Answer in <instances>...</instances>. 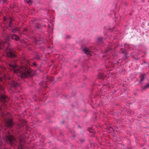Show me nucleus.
<instances>
[{
	"instance_id": "f257e3e1",
	"label": "nucleus",
	"mask_w": 149,
	"mask_h": 149,
	"mask_svg": "<svg viewBox=\"0 0 149 149\" xmlns=\"http://www.w3.org/2000/svg\"><path fill=\"white\" fill-rule=\"evenodd\" d=\"M2 140L5 142L10 143L12 146H18V149H28L27 148H24L25 141L24 136L23 134H20L19 137L17 139H15L12 135L8 132L3 137Z\"/></svg>"
},
{
	"instance_id": "f03ea898",
	"label": "nucleus",
	"mask_w": 149,
	"mask_h": 149,
	"mask_svg": "<svg viewBox=\"0 0 149 149\" xmlns=\"http://www.w3.org/2000/svg\"><path fill=\"white\" fill-rule=\"evenodd\" d=\"M12 61H14L13 63H10L9 66L12 68L15 73L17 74V75L22 78L28 77H31L33 75V72L29 69V67L27 66L26 67V66L23 65L19 67L15 63L16 61L14 59Z\"/></svg>"
},
{
	"instance_id": "7ed1b4c3",
	"label": "nucleus",
	"mask_w": 149,
	"mask_h": 149,
	"mask_svg": "<svg viewBox=\"0 0 149 149\" xmlns=\"http://www.w3.org/2000/svg\"><path fill=\"white\" fill-rule=\"evenodd\" d=\"M8 100V99H0V102H1L2 105L5 104ZM2 107L0 105V113L2 118L4 120L5 123V127H11L13 125L12 120L9 118V113L8 112H4L2 110Z\"/></svg>"
},
{
	"instance_id": "20e7f679",
	"label": "nucleus",
	"mask_w": 149,
	"mask_h": 149,
	"mask_svg": "<svg viewBox=\"0 0 149 149\" xmlns=\"http://www.w3.org/2000/svg\"><path fill=\"white\" fill-rule=\"evenodd\" d=\"M3 79H8L10 80V81H8L9 84L10 86V88L11 87H13L14 88H16L17 87L19 86V84L17 82H16L14 81H10V77H9L8 75L6 74H5L3 77Z\"/></svg>"
},
{
	"instance_id": "39448f33",
	"label": "nucleus",
	"mask_w": 149,
	"mask_h": 149,
	"mask_svg": "<svg viewBox=\"0 0 149 149\" xmlns=\"http://www.w3.org/2000/svg\"><path fill=\"white\" fill-rule=\"evenodd\" d=\"M113 50L109 47H107L103 53V55L102 56V57L103 58L105 57L106 58L109 59L110 58V57H111V58H112L111 55L112 56L113 55Z\"/></svg>"
},
{
	"instance_id": "423d86ee",
	"label": "nucleus",
	"mask_w": 149,
	"mask_h": 149,
	"mask_svg": "<svg viewBox=\"0 0 149 149\" xmlns=\"http://www.w3.org/2000/svg\"><path fill=\"white\" fill-rule=\"evenodd\" d=\"M5 49L8 50V51H6V55L7 57L10 58H15L16 57V55L12 53V50L10 48L6 47Z\"/></svg>"
},
{
	"instance_id": "0eeeda50",
	"label": "nucleus",
	"mask_w": 149,
	"mask_h": 149,
	"mask_svg": "<svg viewBox=\"0 0 149 149\" xmlns=\"http://www.w3.org/2000/svg\"><path fill=\"white\" fill-rule=\"evenodd\" d=\"M83 51L86 54H88L90 56L92 55L93 53V51H91L90 49H88L84 48L83 49Z\"/></svg>"
},
{
	"instance_id": "6e6552de",
	"label": "nucleus",
	"mask_w": 149,
	"mask_h": 149,
	"mask_svg": "<svg viewBox=\"0 0 149 149\" xmlns=\"http://www.w3.org/2000/svg\"><path fill=\"white\" fill-rule=\"evenodd\" d=\"M47 81H41L40 83H39V85L40 86L41 88H45L47 86V84L46 83Z\"/></svg>"
},
{
	"instance_id": "1a4fd4ad",
	"label": "nucleus",
	"mask_w": 149,
	"mask_h": 149,
	"mask_svg": "<svg viewBox=\"0 0 149 149\" xmlns=\"http://www.w3.org/2000/svg\"><path fill=\"white\" fill-rule=\"evenodd\" d=\"M12 38L15 40L17 41L19 40V37L15 34H13L12 36Z\"/></svg>"
},
{
	"instance_id": "9d476101",
	"label": "nucleus",
	"mask_w": 149,
	"mask_h": 149,
	"mask_svg": "<svg viewBox=\"0 0 149 149\" xmlns=\"http://www.w3.org/2000/svg\"><path fill=\"white\" fill-rule=\"evenodd\" d=\"M145 77V74H141L140 76V82L139 83V84H140L141 82L143 81V80L144 78Z\"/></svg>"
},
{
	"instance_id": "9b49d317",
	"label": "nucleus",
	"mask_w": 149,
	"mask_h": 149,
	"mask_svg": "<svg viewBox=\"0 0 149 149\" xmlns=\"http://www.w3.org/2000/svg\"><path fill=\"white\" fill-rule=\"evenodd\" d=\"M88 130L90 132L93 134V135L95 133V131L93 130L92 127L89 128Z\"/></svg>"
},
{
	"instance_id": "f8f14e48",
	"label": "nucleus",
	"mask_w": 149,
	"mask_h": 149,
	"mask_svg": "<svg viewBox=\"0 0 149 149\" xmlns=\"http://www.w3.org/2000/svg\"><path fill=\"white\" fill-rule=\"evenodd\" d=\"M98 40L101 43H102L103 42V39L102 38V37H99L98 38Z\"/></svg>"
},
{
	"instance_id": "ddd939ff",
	"label": "nucleus",
	"mask_w": 149,
	"mask_h": 149,
	"mask_svg": "<svg viewBox=\"0 0 149 149\" xmlns=\"http://www.w3.org/2000/svg\"><path fill=\"white\" fill-rule=\"evenodd\" d=\"M40 57L38 54H36L34 56V58L36 60H39L40 59Z\"/></svg>"
},
{
	"instance_id": "4468645a",
	"label": "nucleus",
	"mask_w": 149,
	"mask_h": 149,
	"mask_svg": "<svg viewBox=\"0 0 149 149\" xmlns=\"http://www.w3.org/2000/svg\"><path fill=\"white\" fill-rule=\"evenodd\" d=\"M149 88V84H148L142 87V88L143 90H145L146 88Z\"/></svg>"
},
{
	"instance_id": "2eb2a0df",
	"label": "nucleus",
	"mask_w": 149,
	"mask_h": 149,
	"mask_svg": "<svg viewBox=\"0 0 149 149\" xmlns=\"http://www.w3.org/2000/svg\"><path fill=\"white\" fill-rule=\"evenodd\" d=\"M18 31V29L17 28H15V29H13L12 31L13 33H15Z\"/></svg>"
},
{
	"instance_id": "dca6fc26",
	"label": "nucleus",
	"mask_w": 149,
	"mask_h": 149,
	"mask_svg": "<svg viewBox=\"0 0 149 149\" xmlns=\"http://www.w3.org/2000/svg\"><path fill=\"white\" fill-rule=\"evenodd\" d=\"M13 21V19H10V22L9 23V26L10 27H12V26L13 25V24H12V22Z\"/></svg>"
},
{
	"instance_id": "f3484780",
	"label": "nucleus",
	"mask_w": 149,
	"mask_h": 149,
	"mask_svg": "<svg viewBox=\"0 0 149 149\" xmlns=\"http://www.w3.org/2000/svg\"><path fill=\"white\" fill-rule=\"evenodd\" d=\"M24 1L25 2H26L29 4H30L31 3V0H24Z\"/></svg>"
},
{
	"instance_id": "a211bd4d",
	"label": "nucleus",
	"mask_w": 149,
	"mask_h": 149,
	"mask_svg": "<svg viewBox=\"0 0 149 149\" xmlns=\"http://www.w3.org/2000/svg\"><path fill=\"white\" fill-rule=\"evenodd\" d=\"M6 0H0V3H3L6 1Z\"/></svg>"
},
{
	"instance_id": "6ab92c4d",
	"label": "nucleus",
	"mask_w": 149,
	"mask_h": 149,
	"mask_svg": "<svg viewBox=\"0 0 149 149\" xmlns=\"http://www.w3.org/2000/svg\"><path fill=\"white\" fill-rule=\"evenodd\" d=\"M99 76H100V77H99V78H102L103 77V74H102L101 73H100L99 74Z\"/></svg>"
},
{
	"instance_id": "aec40b11",
	"label": "nucleus",
	"mask_w": 149,
	"mask_h": 149,
	"mask_svg": "<svg viewBox=\"0 0 149 149\" xmlns=\"http://www.w3.org/2000/svg\"><path fill=\"white\" fill-rule=\"evenodd\" d=\"M27 31V30L26 29V28L24 29L23 32H22V34H24L25 33H24V32H26Z\"/></svg>"
},
{
	"instance_id": "412c9836",
	"label": "nucleus",
	"mask_w": 149,
	"mask_h": 149,
	"mask_svg": "<svg viewBox=\"0 0 149 149\" xmlns=\"http://www.w3.org/2000/svg\"><path fill=\"white\" fill-rule=\"evenodd\" d=\"M35 42H37L40 41L41 39L40 38L39 40H38L37 38H35Z\"/></svg>"
},
{
	"instance_id": "4be33fe9",
	"label": "nucleus",
	"mask_w": 149,
	"mask_h": 149,
	"mask_svg": "<svg viewBox=\"0 0 149 149\" xmlns=\"http://www.w3.org/2000/svg\"><path fill=\"white\" fill-rule=\"evenodd\" d=\"M35 28L36 29H39V26L38 25H36L35 26Z\"/></svg>"
},
{
	"instance_id": "5701e85b",
	"label": "nucleus",
	"mask_w": 149,
	"mask_h": 149,
	"mask_svg": "<svg viewBox=\"0 0 149 149\" xmlns=\"http://www.w3.org/2000/svg\"><path fill=\"white\" fill-rule=\"evenodd\" d=\"M122 53H124L125 52V50L124 49H121Z\"/></svg>"
},
{
	"instance_id": "b1692460",
	"label": "nucleus",
	"mask_w": 149,
	"mask_h": 149,
	"mask_svg": "<svg viewBox=\"0 0 149 149\" xmlns=\"http://www.w3.org/2000/svg\"><path fill=\"white\" fill-rule=\"evenodd\" d=\"M25 62H26V63H28V64H29V61L28 60H25Z\"/></svg>"
},
{
	"instance_id": "393cba45",
	"label": "nucleus",
	"mask_w": 149,
	"mask_h": 149,
	"mask_svg": "<svg viewBox=\"0 0 149 149\" xmlns=\"http://www.w3.org/2000/svg\"><path fill=\"white\" fill-rule=\"evenodd\" d=\"M17 127L19 129L20 128V126L18 124V126Z\"/></svg>"
},
{
	"instance_id": "a878e982",
	"label": "nucleus",
	"mask_w": 149,
	"mask_h": 149,
	"mask_svg": "<svg viewBox=\"0 0 149 149\" xmlns=\"http://www.w3.org/2000/svg\"><path fill=\"white\" fill-rule=\"evenodd\" d=\"M144 63V64L146 63V64H148V63H146V61H144V63Z\"/></svg>"
},
{
	"instance_id": "bb28decb",
	"label": "nucleus",
	"mask_w": 149,
	"mask_h": 149,
	"mask_svg": "<svg viewBox=\"0 0 149 149\" xmlns=\"http://www.w3.org/2000/svg\"><path fill=\"white\" fill-rule=\"evenodd\" d=\"M33 65L34 66H36V64L35 63H33Z\"/></svg>"
},
{
	"instance_id": "cd10ccee",
	"label": "nucleus",
	"mask_w": 149,
	"mask_h": 149,
	"mask_svg": "<svg viewBox=\"0 0 149 149\" xmlns=\"http://www.w3.org/2000/svg\"><path fill=\"white\" fill-rule=\"evenodd\" d=\"M50 79L51 80V81H52L53 79L52 78H50Z\"/></svg>"
},
{
	"instance_id": "c85d7f7f",
	"label": "nucleus",
	"mask_w": 149,
	"mask_h": 149,
	"mask_svg": "<svg viewBox=\"0 0 149 149\" xmlns=\"http://www.w3.org/2000/svg\"><path fill=\"white\" fill-rule=\"evenodd\" d=\"M24 61H23V63H24Z\"/></svg>"
},
{
	"instance_id": "c756f323",
	"label": "nucleus",
	"mask_w": 149,
	"mask_h": 149,
	"mask_svg": "<svg viewBox=\"0 0 149 149\" xmlns=\"http://www.w3.org/2000/svg\"><path fill=\"white\" fill-rule=\"evenodd\" d=\"M111 130H113V129H112V128H111Z\"/></svg>"
},
{
	"instance_id": "7c9ffc66",
	"label": "nucleus",
	"mask_w": 149,
	"mask_h": 149,
	"mask_svg": "<svg viewBox=\"0 0 149 149\" xmlns=\"http://www.w3.org/2000/svg\"><path fill=\"white\" fill-rule=\"evenodd\" d=\"M142 149H146L145 148H143Z\"/></svg>"
}]
</instances>
